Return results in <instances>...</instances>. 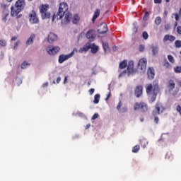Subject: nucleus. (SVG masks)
<instances>
[{
  "mask_svg": "<svg viewBox=\"0 0 181 181\" xmlns=\"http://www.w3.org/2000/svg\"><path fill=\"white\" fill-rule=\"evenodd\" d=\"M138 110H140L141 112H146V111H148V105L142 101L140 103L136 102L134 103V110L138 111Z\"/></svg>",
  "mask_w": 181,
  "mask_h": 181,
  "instance_id": "nucleus-6",
  "label": "nucleus"
},
{
  "mask_svg": "<svg viewBox=\"0 0 181 181\" xmlns=\"http://www.w3.org/2000/svg\"><path fill=\"white\" fill-rule=\"evenodd\" d=\"M3 21H4V22H6V16H5L3 18H2Z\"/></svg>",
  "mask_w": 181,
  "mask_h": 181,
  "instance_id": "nucleus-55",
  "label": "nucleus"
},
{
  "mask_svg": "<svg viewBox=\"0 0 181 181\" xmlns=\"http://www.w3.org/2000/svg\"><path fill=\"white\" fill-rule=\"evenodd\" d=\"M91 48V47H90V45H85L84 47H81L79 49L80 53H83V52H88V50H90V49Z\"/></svg>",
  "mask_w": 181,
  "mask_h": 181,
  "instance_id": "nucleus-23",
  "label": "nucleus"
},
{
  "mask_svg": "<svg viewBox=\"0 0 181 181\" xmlns=\"http://www.w3.org/2000/svg\"><path fill=\"white\" fill-rule=\"evenodd\" d=\"M69 5L67 3L62 2L59 4L58 12L54 13L52 16V21L54 22V19L57 18V21L60 19H63V16H64L65 13L69 12Z\"/></svg>",
  "mask_w": 181,
  "mask_h": 181,
  "instance_id": "nucleus-2",
  "label": "nucleus"
},
{
  "mask_svg": "<svg viewBox=\"0 0 181 181\" xmlns=\"http://www.w3.org/2000/svg\"><path fill=\"white\" fill-rule=\"evenodd\" d=\"M100 11L99 8L96 9L93 13V16L92 18V22L93 23H95V21L97 20V18L100 16Z\"/></svg>",
  "mask_w": 181,
  "mask_h": 181,
  "instance_id": "nucleus-19",
  "label": "nucleus"
},
{
  "mask_svg": "<svg viewBox=\"0 0 181 181\" xmlns=\"http://www.w3.org/2000/svg\"><path fill=\"white\" fill-rule=\"evenodd\" d=\"M177 32L179 33V35H181V26L177 27Z\"/></svg>",
  "mask_w": 181,
  "mask_h": 181,
  "instance_id": "nucleus-46",
  "label": "nucleus"
},
{
  "mask_svg": "<svg viewBox=\"0 0 181 181\" xmlns=\"http://www.w3.org/2000/svg\"><path fill=\"white\" fill-rule=\"evenodd\" d=\"M168 87L170 91H173V89H174L175 87V81H173V80H170V81H168Z\"/></svg>",
  "mask_w": 181,
  "mask_h": 181,
  "instance_id": "nucleus-21",
  "label": "nucleus"
},
{
  "mask_svg": "<svg viewBox=\"0 0 181 181\" xmlns=\"http://www.w3.org/2000/svg\"><path fill=\"white\" fill-rule=\"evenodd\" d=\"M47 86H49V83H47V82L43 83V85H42L43 87H47Z\"/></svg>",
  "mask_w": 181,
  "mask_h": 181,
  "instance_id": "nucleus-53",
  "label": "nucleus"
},
{
  "mask_svg": "<svg viewBox=\"0 0 181 181\" xmlns=\"http://www.w3.org/2000/svg\"><path fill=\"white\" fill-rule=\"evenodd\" d=\"M155 110L152 112V115L154 117V122L158 124L159 122V117H156V115H160L163 111H165V108L160 103H156L155 106Z\"/></svg>",
  "mask_w": 181,
  "mask_h": 181,
  "instance_id": "nucleus-4",
  "label": "nucleus"
},
{
  "mask_svg": "<svg viewBox=\"0 0 181 181\" xmlns=\"http://www.w3.org/2000/svg\"><path fill=\"white\" fill-rule=\"evenodd\" d=\"M163 66H164V67H166V69H170V67H172V66L168 61L165 62Z\"/></svg>",
  "mask_w": 181,
  "mask_h": 181,
  "instance_id": "nucleus-34",
  "label": "nucleus"
},
{
  "mask_svg": "<svg viewBox=\"0 0 181 181\" xmlns=\"http://www.w3.org/2000/svg\"><path fill=\"white\" fill-rule=\"evenodd\" d=\"M90 47L91 49V53H97L98 52V46L95 45V44H90Z\"/></svg>",
  "mask_w": 181,
  "mask_h": 181,
  "instance_id": "nucleus-22",
  "label": "nucleus"
},
{
  "mask_svg": "<svg viewBox=\"0 0 181 181\" xmlns=\"http://www.w3.org/2000/svg\"><path fill=\"white\" fill-rule=\"evenodd\" d=\"M87 39H90V40H93L95 39V33L94 30H89L86 35Z\"/></svg>",
  "mask_w": 181,
  "mask_h": 181,
  "instance_id": "nucleus-14",
  "label": "nucleus"
},
{
  "mask_svg": "<svg viewBox=\"0 0 181 181\" xmlns=\"http://www.w3.org/2000/svg\"><path fill=\"white\" fill-rule=\"evenodd\" d=\"M60 81H62V78L60 76H59L57 78V84H59V83H60Z\"/></svg>",
  "mask_w": 181,
  "mask_h": 181,
  "instance_id": "nucleus-48",
  "label": "nucleus"
},
{
  "mask_svg": "<svg viewBox=\"0 0 181 181\" xmlns=\"http://www.w3.org/2000/svg\"><path fill=\"white\" fill-rule=\"evenodd\" d=\"M94 91H95V89H94V88H90V89L89 90V94H90V95H93L94 94Z\"/></svg>",
  "mask_w": 181,
  "mask_h": 181,
  "instance_id": "nucleus-43",
  "label": "nucleus"
},
{
  "mask_svg": "<svg viewBox=\"0 0 181 181\" xmlns=\"http://www.w3.org/2000/svg\"><path fill=\"white\" fill-rule=\"evenodd\" d=\"M88 128H90V124L86 125V129H88Z\"/></svg>",
  "mask_w": 181,
  "mask_h": 181,
  "instance_id": "nucleus-57",
  "label": "nucleus"
},
{
  "mask_svg": "<svg viewBox=\"0 0 181 181\" xmlns=\"http://www.w3.org/2000/svg\"><path fill=\"white\" fill-rule=\"evenodd\" d=\"M145 50V45H140L139 46V52H144Z\"/></svg>",
  "mask_w": 181,
  "mask_h": 181,
  "instance_id": "nucleus-41",
  "label": "nucleus"
},
{
  "mask_svg": "<svg viewBox=\"0 0 181 181\" xmlns=\"http://www.w3.org/2000/svg\"><path fill=\"white\" fill-rule=\"evenodd\" d=\"M146 64H148L146 58L140 59L137 64V70H141V71L145 73V71L146 70Z\"/></svg>",
  "mask_w": 181,
  "mask_h": 181,
  "instance_id": "nucleus-8",
  "label": "nucleus"
},
{
  "mask_svg": "<svg viewBox=\"0 0 181 181\" xmlns=\"http://www.w3.org/2000/svg\"><path fill=\"white\" fill-rule=\"evenodd\" d=\"M28 66H30V64L28 63V62L24 61L22 64H21V69H28Z\"/></svg>",
  "mask_w": 181,
  "mask_h": 181,
  "instance_id": "nucleus-28",
  "label": "nucleus"
},
{
  "mask_svg": "<svg viewBox=\"0 0 181 181\" xmlns=\"http://www.w3.org/2000/svg\"><path fill=\"white\" fill-rule=\"evenodd\" d=\"M77 52V49H74L73 51L68 55L69 56V59H70V57H72V56H74V52Z\"/></svg>",
  "mask_w": 181,
  "mask_h": 181,
  "instance_id": "nucleus-38",
  "label": "nucleus"
},
{
  "mask_svg": "<svg viewBox=\"0 0 181 181\" xmlns=\"http://www.w3.org/2000/svg\"><path fill=\"white\" fill-rule=\"evenodd\" d=\"M163 40V42H175V40H176V37L170 35H165Z\"/></svg>",
  "mask_w": 181,
  "mask_h": 181,
  "instance_id": "nucleus-16",
  "label": "nucleus"
},
{
  "mask_svg": "<svg viewBox=\"0 0 181 181\" xmlns=\"http://www.w3.org/2000/svg\"><path fill=\"white\" fill-rule=\"evenodd\" d=\"M164 16H168V11H164Z\"/></svg>",
  "mask_w": 181,
  "mask_h": 181,
  "instance_id": "nucleus-54",
  "label": "nucleus"
},
{
  "mask_svg": "<svg viewBox=\"0 0 181 181\" xmlns=\"http://www.w3.org/2000/svg\"><path fill=\"white\" fill-rule=\"evenodd\" d=\"M144 90V88L142 86H137L134 90V95L137 98H139L142 95V91Z\"/></svg>",
  "mask_w": 181,
  "mask_h": 181,
  "instance_id": "nucleus-13",
  "label": "nucleus"
},
{
  "mask_svg": "<svg viewBox=\"0 0 181 181\" xmlns=\"http://www.w3.org/2000/svg\"><path fill=\"white\" fill-rule=\"evenodd\" d=\"M162 22V18L160 17H156L155 19V23L156 25H160V23Z\"/></svg>",
  "mask_w": 181,
  "mask_h": 181,
  "instance_id": "nucleus-31",
  "label": "nucleus"
},
{
  "mask_svg": "<svg viewBox=\"0 0 181 181\" xmlns=\"http://www.w3.org/2000/svg\"><path fill=\"white\" fill-rule=\"evenodd\" d=\"M178 84H179L180 87H181V81H180V82L178 83Z\"/></svg>",
  "mask_w": 181,
  "mask_h": 181,
  "instance_id": "nucleus-61",
  "label": "nucleus"
},
{
  "mask_svg": "<svg viewBox=\"0 0 181 181\" xmlns=\"http://www.w3.org/2000/svg\"><path fill=\"white\" fill-rule=\"evenodd\" d=\"M69 56L65 55V54H61L59 57V59L58 62L59 63H60L62 64V63H64V62H66V60H69Z\"/></svg>",
  "mask_w": 181,
  "mask_h": 181,
  "instance_id": "nucleus-18",
  "label": "nucleus"
},
{
  "mask_svg": "<svg viewBox=\"0 0 181 181\" xmlns=\"http://www.w3.org/2000/svg\"><path fill=\"white\" fill-rule=\"evenodd\" d=\"M46 51L47 52L48 54L53 56L60 52V47L49 46L48 48H47Z\"/></svg>",
  "mask_w": 181,
  "mask_h": 181,
  "instance_id": "nucleus-10",
  "label": "nucleus"
},
{
  "mask_svg": "<svg viewBox=\"0 0 181 181\" xmlns=\"http://www.w3.org/2000/svg\"><path fill=\"white\" fill-rule=\"evenodd\" d=\"M148 18H149V12L146 11L144 14V20L148 21Z\"/></svg>",
  "mask_w": 181,
  "mask_h": 181,
  "instance_id": "nucleus-39",
  "label": "nucleus"
},
{
  "mask_svg": "<svg viewBox=\"0 0 181 181\" xmlns=\"http://www.w3.org/2000/svg\"><path fill=\"white\" fill-rule=\"evenodd\" d=\"M97 118H98V113H95L93 115V116L92 117V119H97Z\"/></svg>",
  "mask_w": 181,
  "mask_h": 181,
  "instance_id": "nucleus-45",
  "label": "nucleus"
},
{
  "mask_svg": "<svg viewBox=\"0 0 181 181\" xmlns=\"http://www.w3.org/2000/svg\"><path fill=\"white\" fill-rule=\"evenodd\" d=\"M153 56H156L159 52V48L157 46H153L151 47Z\"/></svg>",
  "mask_w": 181,
  "mask_h": 181,
  "instance_id": "nucleus-26",
  "label": "nucleus"
},
{
  "mask_svg": "<svg viewBox=\"0 0 181 181\" xmlns=\"http://www.w3.org/2000/svg\"><path fill=\"white\" fill-rule=\"evenodd\" d=\"M140 120H141V122H144V117H141V118L140 119Z\"/></svg>",
  "mask_w": 181,
  "mask_h": 181,
  "instance_id": "nucleus-58",
  "label": "nucleus"
},
{
  "mask_svg": "<svg viewBox=\"0 0 181 181\" xmlns=\"http://www.w3.org/2000/svg\"><path fill=\"white\" fill-rule=\"evenodd\" d=\"M21 16H22V15L17 16V19L21 18Z\"/></svg>",
  "mask_w": 181,
  "mask_h": 181,
  "instance_id": "nucleus-60",
  "label": "nucleus"
},
{
  "mask_svg": "<svg viewBox=\"0 0 181 181\" xmlns=\"http://www.w3.org/2000/svg\"><path fill=\"white\" fill-rule=\"evenodd\" d=\"M107 32H108V25H107V23H103L98 26V33L99 35H104Z\"/></svg>",
  "mask_w": 181,
  "mask_h": 181,
  "instance_id": "nucleus-9",
  "label": "nucleus"
},
{
  "mask_svg": "<svg viewBox=\"0 0 181 181\" xmlns=\"http://www.w3.org/2000/svg\"><path fill=\"white\" fill-rule=\"evenodd\" d=\"M25 0H18L14 6L11 7V16H18L25 8Z\"/></svg>",
  "mask_w": 181,
  "mask_h": 181,
  "instance_id": "nucleus-3",
  "label": "nucleus"
},
{
  "mask_svg": "<svg viewBox=\"0 0 181 181\" xmlns=\"http://www.w3.org/2000/svg\"><path fill=\"white\" fill-rule=\"evenodd\" d=\"M49 4H42L40 6V13L42 19H50V12H49Z\"/></svg>",
  "mask_w": 181,
  "mask_h": 181,
  "instance_id": "nucleus-5",
  "label": "nucleus"
},
{
  "mask_svg": "<svg viewBox=\"0 0 181 181\" xmlns=\"http://www.w3.org/2000/svg\"><path fill=\"white\" fill-rule=\"evenodd\" d=\"M174 71L177 74H179L181 73V66H177L174 67Z\"/></svg>",
  "mask_w": 181,
  "mask_h": 181,
  "instance_id": "nucleus-29",
  "label": "nucleus"
},
{
  "mask_svg": "<svg viewBox=\"0 0 181 181\" xmlns=\"http://www.w3.org/2000/svg\"><path fill=\"white\" fill-rule=\"evenodd\" d=\"M110 97H111V92H110L109 93H108V95H107V98H106V101H107V100H108V98H110Z\"/></svg>",
  "mask_w": 181,
  "mask_h": 181,
  "instance_id": "nucleus-51",
  "label": "nucleus"
},
{
  "mask_svg": "<svg viewBox=\"0 0 181 181\" xmlns=\"http://www.w3.org/2000/svg\"><path fill=\"white\" fill-rule=\"evenodd\" d=\"M17 39H18V37H11V41L15 42V40H16Z\"/></svg>",
  "mask_w": 181,
  "mask_h": 181,
  "instance_id": "nucleus-50",
  "label": "nucleus"
},
{
  "mask_svg": "<svg viewBox=\"0 0 181 181\" xmlns=\"http://www.w3.org/2000/svg\"><path fill=\"white\" fill-rule=\"evenodd\" d=\"M175 47L180 48L181 47V41L177 40L175 42Z\"/></svg>",
  "mask_w": 181,
  "mask_h": 181,
  "instance_id": "nucleus-33",
  "label": "nucleus"
},
{
  "mask_svg": "<svg viewBox=\"0 0 181 181\" xmlns=\"http://www.w3.org/2000/svg\"><path fill=\"white\" fill-rule=\"evenodd\" d=\"M47 40L49 43H53V42L57 40V35L53 33H50L48 35Z\"/></svg>",
  "mask_w": 181,
  "mask_h": 181,
  "instance_id": "nucleus-15",
  "label": "nucleus"
},
{
  "mask_svg": "<svg viewBox=\"0 0 181 181\" xmlns=\"http://www.w3.org/2000/svg\"><path fill=\"white\" fill-rule=\"evenodd\" d=\"M100 94L95 95L93 100L94 104H98V103H100Z\"/></svg>",
  "mask_w": 181,
  "mask_h": 181,
  "instance_id": "nucleus-27",
  "label": "nucleus"
},
{
  "mask_svg": "<svg viewBox=\"0 0 181 181\" xmlns=\"http://www.w3.org/2000/svg\"><path fill=\"white\" fill-rule=\"evenodd\" d=\"M142 37L144 40H148V37H149V35H148V33L146 31L143 32Z\"/></svg>",
  "mask_w": 181,
  "mask_h": 181,
  "instance_id": "nucleus-32",
  "label": "nucleus"
},
{
  "mask_svg": "<svg viewBox=\"0 0 181 181\" xmlns=\"http://www.w3.org/2000/svg\"><path fill=\"white\" fill-rule=\"evenodd\" d=\"M72 22L74 25H77L80 22V16L78 15L75 14L72 18Z\"/></svg>",
  "mask_w": 181,
  "mask_h": 181,
  "instance_id": "nucleus-24",
  "label": "nucleus"
},
{
  "mask_svg": "<svg viewBox=\"0 0 181 181\" xmlns=\"http://www.w3.org/2000/svg\"><path fill=\"white\" fill-rule=\"evenodd\" d=\"M52 83H53V84H56V81H53Z\"/></svg>",
  "mask_w": 181,
  "mask_h": 181,
  "instance_id": "nucleus-63",
  "label": "nucleus"
},
{
  "mask_svg": "<svg viewBox=\"0 0 181 181\" xmlns=\"http://www.w3.org/2000/svg\"><path fill=\"white\" fill-rule=\"evenodd\" d=\"M127 60L124 59L123 60L122 62H121L119 64V68L122 70L124 69H125V67H127Z\"/></svg>",
  "mask_w": 181,
  "mask_h": 181,
  "instance_id": "nucleus-25",
  "label": "nucleus"
},
{
  "mask_svg": "<svg viewBox=\"0 0 181 181\" xmlns=\"http://www.w3.org/2000/svg\"><path fill=\"white\" fill-rule=\"evenodd\" d=\"M139 145H136L135 146L133 147L132 152H134V153H136L139 151Z\"/></svg>",
  "mask_w": 181,
  "mask_h": 181,
  "instance_id": "nucleus-30",
  "label": "nucleus"
},
{
  "mask_svg": "<svg viewBox=\"0 0 181 181\" xmlns=\"http://www.w3.org/2000/svg\"><path fill=\"white\" fill-rule=\"evenodd\" d=\"M112 50L115 52V50H117V47H113Z\"/></svg>",
  "mask_w": 181,
  "mask_h": 181,
  "instance_id": "nucleus-56",
  "label": "nucleus"
},
{
  "mask_svg": "<svg viewBox=\"0 0 181 181\" xmlns=\"http://www.w3.org/2000/svg\"><path fill=\"white\" fill-rule=\"evenodd\" d=\"M135 73H136V70H135V69H134V62H131L129 63V64L127 66L128 76L135 74Z\"/></svg>",
  "mask_w": 181,
  "mask_h": 181,
  "instance_id": "nucleus-12",
  "label": "nucleus"
},
{
  "mask_svg": "<svg viewBox=\"0 0 181 181\" xmlns=\"http://www.w3.org/2000/svg\"><path fill=\"white\" fill-rule=\"evenodd\" d=\"M13 0H6L7 2H11Z\"/></svg>",
  "mask_w": 181,
  "mask_h": 181,
  "instance_id": "nucleus-62",
  "label": "nucleus"
},
{
  "mask_svg": "<svg viewBox=\"0 0 181 181\" xmlns=\"http://www.w3.org/2000/svg\"><path fill=\"white\" fill-rule=\"evenodd\" d=\"M147 77L148 80H153L155 78V69L150 66L147 69Z\"/></svg>",
  "mask_w": 181,
  "mask_h": 181,
  "instance_id": "nucleus-11",
  "label": "nucleus"
},
{
  "mask_svg": "<svg viewBox=\"0 0 181 181\" xmlns=\"http://www.w3.org/2000/svg\"><path fill=\"white\" fill-rule=\"evenodd\" d=\"M0 46L5 47V46H6V42L4 40H0Z\"/></svg>",
  "mask_w": 181,
  "mask_h": 181,
  "instance_id": "nucleus-40",
  "label": "nucleus"
},
{
  "mask_svg": "<svg viewBox=\"0 0 181 181\" xmlns=\"http://www.w3.org/2000/svg\"><path fill=\"white\" fill-rule=\"evenodd\" d=\"M175 27L177 26V21H176V22L175 23Z\"/></svg>",
  "mask_w": 181,
  "mask_h": 181,
  "instance_id": "nucleus-59",
  "label": "nucleus"
},
{
  "mask_svg": "<svg viewBox=\"0 0 181 181\" xmlns=\"http://www.w3.org/2000/svg\"><path fill=\"white\" fill-rule=\"evenodd\" d=\"M177 112H179V113L180 114V115H181V106H180V105H178L177 106Z\"/></svg>",
  "mask_w": 181,
  "mask_h": 181,
  "instance_id": "nucleus-44",
  "label": "nucleus"
},
{
  "mask_svg": "<svg viewBox=\"0 0 181 181\" xmlns=\"http://www.w3.org/2000/svg\"><path fill=\"white\" fill-rule=\"evenodd\" d=\"M146 91L147 95L151 96V103H155L156 101V97H158V94H159V83L158 81H154L153 83H149L146 85Z\"/></svg>",
  "mask_w": 181,
  "mask_h": 181,
  "instance_id": "nucleus-1",
  "label": "nucleus"
},
{
  "mask_svg": "<svg viewBox=\"0 0 181 181\" xmlns=\"http://www.w3.org/2000/svg\"><path fill=\"white\" fill-rule=\"evenodd\" d=\"M35 34H31V35L25 42L26 46H30V45H32L33 43V39H35Z\"/></svg>",
  "mask_w": 181,
  "mask_h": 181,
  "instance_id": "nucleus-20",
  "label": "nucleus"
},
{
  "mask_svg": "<svg viewBox=\"0 0 181 181\" xmlns=\"http://www.w3.org/2000/svg\"><path fill=\"white\" fill-rule=\"evenodd\" d=\"M122 107V102H119L117 106V110H121V107Z\"/></svg>",
  "mask_w": 181,
  "mask_h": 181,
  "instance_id": "nucleus-42",
  "label": "nucleus"
},
{
  "mask_svg": "<svg viewBox=\"0 0 181 181\" xmlns=\"http://www.w3.org/2000/svg\"><path fill=\"white\" fill-rule=\"evenodd\" d=\"M20 42L17 41L15 44H14V47L13 49H16V47H18V46L19 45Z\"/></svg>",
  "mask_w": 181,
  "mask_h": 181,
  "instance_id": "nucleus-47",
  "label": "nucleus"
},
{
  "mask_svg": "<svg viewBox=\"0 0 181 181\" xmlns=\"http://www.w3.org/2000/svg\"><path fill=\"white\" fill-rule=\"evenodd\" d=\"M72 15L71 13H69V11H67L65 13V17H64V22L65 23H70V21H71V18H72Z\"/></svg>",
  "mask_w": 181,
  "mask_h": 181,
  "instance_id": "nucleus-17",
  "label": "nucleus"
},
{
  "mask_svg": "<svg viewBox=\"0 0 181 181\" xmlns=\"http://www.w3.org/2000/svg\"><path fill=\"white\" fill-rule=\"evenodd\" d=\"M103 47L105 52H107V49H108V43L107 42H103Z\"/></svg>",
  "mask_w": 181,
  "mask_h": 181,
  "instance_id": "nucleus-35",
  "label": "nucleus"
},
{
  "mask_svg": "<svg viewBox=\"0 0 181 181\" xmlns=\"http://www.w3.org/2000/svg\"><path fill=\"white\" fill-rule=\"evenodd\" d=\"M66 83H67V76H65L64 79V84H66Z\"/></svg>",
  "mask_w": 181,
  "mask_h": 181,
  "instance_id": "nucleus-52",
  "label": "nucleus"
},
{
  "mask_svg": "<svg viewBox=\"0 0 181 181\" xmlns=\"http://www.w3.org/2000/svg\"><path fill=\"white\" fill-rule=\"evenodd\" d=\"M127 73H128V71L124 70L119 74V78L124 77V76H125Z\"/></svg>",
  "mask_w": 181,
  "mask_h": 181,
  "instance_id": "nucleus-36",
  "label": "nucleus"
},
{
  "mask_svg": "<svg viewBox=\"0 0 181 181\" xmlns=\"http://www.w3.org/2000/svg\"><path fill=\"white\" fill-rule=\"evenodd\" d=\"M29 22L32 25H37L39 23V17H37V14H36V11L33 10L29 13Z\"/></svg>",
  "mask_w": 181,
  "mask_h": 181,
  "instance_id": "nucleus-7",
  "label": "nucleus"
},
{
  "mask_svg": "<svg viewBox=\"0 0 181 181\" xmlns=\"http://www.w3.org/2000/svg\"><path fill=\"white\" fill-rule=\"evenodd\" d=\"M20 68H21V66L18 65V66H17V69H20Z\"/></svg>",
  "mask_w": 181,
  "mask_h": 181,
  "instance_id": "nucleus-64",
  "label": "nucleus"
},
{
  "mask_svg": "<svg viewBox=\"0 0 181 181\" xmlns=\"http://www.w3.org/2000/svg\"><path fill=\"white\" fill-rule=\"evenodd\" d=\"M168 59L170 63H175V59L173 58V56L172 55H168Z\"/></svg>",
  "mask_w": 181,
  "mask_h": 181,
  "instance_id": "nucleus-37",
  "label": "nucleus"
},
{
  "mask_svg": "<svg viewBox=\"0 0 181 181\" xmlns=\"http://www.w3.org/2000/svg\"><path fill=\"white\" fill-rule=\"evenodd\" d=\"M154 4H162V0H154Z\"/></svg>",
  "mask_w": 181,
  "mask_h": 181,
  "instance_id": "nucleus-49",
  "label": "nucleus"
}]
</instances>
